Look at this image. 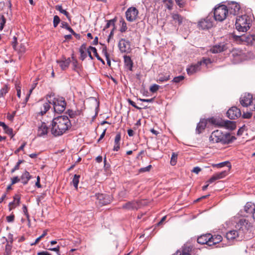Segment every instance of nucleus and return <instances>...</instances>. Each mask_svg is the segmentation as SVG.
<instances>
[{"label": "nucleus", "instance_id": "nucleus-30", "mask_svg": "<svg viewBox=\"0 0 255 255\" xmlns=\"http://www.w3.org/2000/svg\"><path fill=\"white\" fill-rule=\"evenodd\" d=\"M0 127H2L4 132L7 134L13 136L12 132L13 130L11 128H9L5 124L2 122H0Z\"/></svg>", "mask_w": 255, "mask_h": 255}, {"label": "nucleus", "instance_id": "nucleus-64", "mask_svg": "<svg viewBox=\"0 0 255 255\" xmlns=\"http://www.w3.org/2000/svg\"><path fill=\"white\" fill-rule=\"evenodd\" d=\"M19 52H20V53H24L25 52V50H26V48L24 46V44H20V46H19Z\"/></svg>", "mask_w": 255, "mask_h": 255}, {"label": "nucleus", "instance_id": "nucleus-47", "mask_svg": "<svg viewBox=\"0 0 255 255\" xmlns=\"http://www.w3.org/2000/svg\"><path fill=\"white\" fill-rule=\"evenodd\" d=\"M47 230H44L43 231V234L40 237H39L35 240L34 243L32 245H35V244H37L42 238L44 237L47 235Z\"/></svg>", "mask_w": 255, "mask_h": 255}, {"label": "nucleus", "instance_id": "nucleus-21", "mask_svg": "<svg viewBox=\"0 0 255 255\" xmlns=\"http://www.w3.org/2000/svg\"><path fill=\"white\" fill-rule=\"evenodd\" d=\"M48 132V127L45 123H42L40 126L38 127L37 130V135L42 136L47 134Z\"/></svg>", "mask_w": 255, "mask_h": 255}, {"label": "nucleus", "instance_id": "nucleus-13", "mask_svg": "<svg viewBox=\"0 0 255 255\" xmlns=\"http://www.w3.org/2000/svg\"><path fill=\"white\" fill-rule=\"evenodd\" d=\"M240 232L238 230H233L228 232L226 234V238L229 241H233L235 239L241 240L244 238L240 236Z\"/></svg>", "mask_w": 255, "mask_h": 255}, {"label": "nucleus", "instance_id": "nucleus-34", "mask_svg": "<svg viewBox=\"0 0 255 255\" xmlns=\"http://www.w3.org/2000/svg\"><path fill=\"white\" fill-rule=\"evenodd\" d=\"M82 112L81 111H73L72 110H68V114L71 118H74L77 116H79L81 114Z\"/></svg>", "mask_w": 255, "mask_h": 255}, {"label": "nucleus", "instance_id": "nucleus-45", "mask_svg": "<svg viewBox=\"0 0 255 255\" xmlns=\"http://www.w3.org/2000/svg\"><path fill=\"white\" fill-rule=\"evenodd\" d=\"M227 164L229 165H228V166L229 167V170L230 169L231 167V164H230L229 162H221V163L215 164L214 166L217 167H218V168H221V167H223V166H225L226 165H227Z\"/></svg>", "mask_w": 255, "mask_h": 255}, {"label": "nucleus", "instance_id": "nucleus-15", "mask_svg": "<svg viewBox=\"0 0 255 255\" xmlns=\"http://www.w3.org/2000/svg\"><path fill=\"white\" fill-rule=\"evenodd\" d=\"M241 7L240 4L235 1H232L229 4V13L233 15H237L239 13Z\"/></svg>", "mask_w": 255, "mask_h": 255}, {"label": "nucleus", "instance_id": "nucleus-35", "mask_svg": "<svg viewBox=\"0 0 255 255\" xmlns=\"http://www.w3.org/2000/svg\"><path fill=\"white\" fill-rule=\"evenodd\" d=\"M9 87L7 85H4L0 90V98L3 97L9 91Z\"/></svg>", "mask_w": 255, "mask_h": 255}, {"label": "nucleus", "instance_id": "nucleus-56", "mask_svg": "<svg viewBox=\"0 0 255 255\" xmlns=\"http://www.w3.org/2000/svg\"><path fill=\"white\" fill-rule=\"evenodd\" d=\"M128 103L130 105H131L132 106H133V107H134L135 108H136V109H138V110H140L141 109V108L138 107L136 105L135 102H134L133 101H132L131 100L128 99Z\"/></svg>", "mask_w": 255, "mask_h": 255}, {"label": "nucleus", "instance_id": "nucleus-6", "mask_svg": "<svg viewBox=\"0 0 255 255\" xmlns=\"http://www.w3.org/2000/svg\"><path fill=\"white\" fill-rule=\"evenodd\" d=\"M229 14V10L225 5H220L215 7L214 9V17L216 21H223Z\"/></svg>", "mask_w": 255, "mask_h": 255}, {"label": "nucleus", "instance_id": "nucleus-16", "mask_svg": "<svg viewBox=\"0 0 255 255\" xmlns=\"http://www.w3.org/2000/svg\"><path fill=\"white\" fill-rule=\"evenodd\" d=\"M228 48L227 44L224 43H220L213 46L210 49L213 53H218L224 51Z\"/></svg>", "mask_w": 255, "mask_h": 255}, {"label": "nucleus", "instance_id": "nucleus-41", "mask_svg": "<svg viewBox=\"0 0 255 255\" xmlns=\"http://www.w3.org/2000/svg\"><path fill=\"white\" fill-rule=\"evenodd\" d=\"M61 24V27L62 28L66 29L71 33L74 32L73 29L68 25V24L67 22H63Z\"/></svg>", "mask_w": 255, "mask_h": 255}, {"label": "nucleus", "instance_id": "nucleus-26", "mask_svg": "<svg viewBox=\"0 0 255 255\" xmlns=\"http://www.w3.org/2000/svg\"><path fill=\"white\" fill-rule=\"evenodd\" d=\"M124 63L125 66L130 71L132 70L133 62L129 56L125 55L124 56Z\"/></svg>", "mask_w": 255, "mask_h": 255}, {"label": "nucleus", "instance_id": "nucleus-58", "mask_svg": "<svg viewBox=\"0 0 255 255\" xmlns=\"http://www.w3.org/2000/svg\"><path fill=\"white\" fill-rule=\"evenodd\" d=\"M151 167H152V166L151 165H149L148 166H147L145 167H143V168H140L139 171H140V172H141L149 171L150 170Z\"/></svg>", "mask_w": 255, "mask_h": 255}, {"label": "nucleus", "instance_id": "nucleus-29", "mask_svg": "<svg viewBox=\"0 0 255 255\" xmlns=\"http://www.w3.org/2000/svg\"><path fill=\"white\" fill-rule=\"evenodd\" d=\"M223 239L221 235H217L213 236L211 238V246L215 244H217L222 241Z\"/></svg>", "mask_w": 255, "mask_h": 255}, {"label": "nucleus", "instance_id": "nucleus-46", "mask_svg": "<svg viewBox=\"0 0 255 255\" xmlns=\"http://www.w3.org/2000/svg\"><path fill=\"white\" fill-rule=\"evenodd\" d=\"M60 22V19L58 15H55L53 18V26L56 27Z\"/></svg>", "mask_w": 255, "mask_h": 255}, {"label": "nucleus", "instance_id": "nucleus-1", "mask_svg": "<svg viewBox=\"0 0 255 255\" xmlns=\"http://www.w3.org/2000/svg\"><path fill=\"white\" fill-rule=\"evenodd\" d=\"M71 126L67 116H59L52 121L51 133L55 136L61 135L71 128Z\"/></svg>", "mask_w": 255, "mask_h": 255}, {"label": "nucleus", "instance_id": "nucleus-60", "mask_svg": "<svg viewBox=\"0 0 255 255\" xmlns=\"http://www.w3.org/2000/svg\"><path fill=\"white\" fill-rule=\"evenodd\" d=\"M6 219L7 222H12L14 219V215L13 214H11L10 216H7L6 217Z\"/></svg>", "mask_w": 255, "mask_h": 255}, {"label": "nucleus", "instance_id": "nucleus-50", "mask_svg": "<svg viewBox=\"0 0 255 255\" xmlns=\"http://www.w3.org/2000/svg\"><path fill=\"white\" fill-rule=\"evenodd\" d=\"M79 52L80 53V59L82 61H84L86 59V58L87 57V51H79Z\"/></svg>", "mask_w": 255, "mask_h": 255}, {"label": "nucleus", "instance_id": "nucleus-37", "mask_svg": "<svg viewBox=\"0 0 255 255\" xmlns=\"http://www.w3.org/2000/svg\"><path fill=\"white\" fill-rule=\"evenodd\" d=\"M178 154L175 152H173L172 153L171 159H170V164L171 165L174 166L177 163Z\"/></svg>", "mask_w": 255, "mask_h": 255}, {"label": "nucleus", "instance_id": "nucleus-8", "mask_svg": "<svg viewBox=\"0 0 255 255\" xmlns=\"http://www.w3.org/2000/svg\"><path fill=\"white\" fill-rule=\"evenodd\" d=\"M138 14V11L136 7H130L126 12V18L128 21H134L136 19Z\"/></svg>", "mask_w": 255, "mask_h": 255}, {"label": "nucleus", "instance_id": "nucleus-25", "mask_svg": "<svg viewBox=\"0 0 255 255\" xmlns=\"http://www.w3.org/2000/svg\"><path fill=\"white\" fill-rule=\"evenodd\" d=\"M31 177L32 176L30 175L29 173L27 171H25L20 176V179L23 185H26Z\"/></svg>", "mask_w": 255, "mask_h": 255}, {"label": "nucleus", "instance_id": "nucleus-20", "mask_svg": "<svg viewBox=\"0 0 255 255\" xmlns=\"http://www.w3.org/2000/svg\"><path fill=\"white\" fill-rule=\"evenodd\" d=\"M207 124V120L205 119L201 120L199 123L197 124L196 131L197 133L200 134L202 133L205 129Z\"/></svg>", "mask_w": 255, "mask_h": 255}, {"label": "nucleus", "instance_id": "nucleus-48", "mask_svg": "<svg viewBox=\"0 0 255 255\" xmlns=\"http://www.w3.org/2000/svg\"><path fill=\"white\" fill-rule=\"evenodd\" d=\"M184 79V77L183 76H179L177 77H175L172 80V82L175 83H179L180 81H182Z\"/></svg>", "mask_w": 255, "mask_h": 255}, {"label": "nucleus", "instance_id": "nucleus-55", "mask_svg": "<svg viewBox=\"0 0 255 255\" xmlns=\"http://www.w3.org/2000/svg\"><path fill=\"white\" fill-rule=\"evenodd\" d=\"M183 0H175L176 4L181 8H182L185 6V3Z\"/></svg>", "mask_w": 255, "mask_h": 255}, {"label": "nucleus", "instance_id": "nucleus-53", "mask_svg": "<svg viewBox=\"0 0 255 255\" xmlns=\"http://www.w3.org/2000/svg\"><path fill=\"white\" fill-rule=\"evenodd\" d=\"M112 25H113L114 27H115V20L114 19L108 20L105 27V28H108Z\"/></svg>", "mask_w": 255, "mask_h": 255}, {"label": "nucleus", "instance_id": "nucleus-2", "mask_svg": "<svg viewBox=\"0 0 255 255\" xmlns=\"http://www.w3.org/2000/svg\"><path fill=\"white\" fill-rule=\"evenodd\" d=\"M235 137L230 133H223L221 130H216L213 131L209 137V140L213 143H221L227 144L233 140Z\"/></svg>", "mask_w": 255, "mask_h": 255}, {"label": "nucleus", "instance_id": "nucleus-9", "mask_svg": "<svg viewBox=\"0 0 255 255\" xmlns=\"http://www.w3.org/2000/svg\"><path fill=\"white\" fill-rule=\"evenodd\" d=\"M118 47L122 53H129L131 50L130 42L124 38L119 41Z\"/></svg>", "mask_w": 255, "mask_h": 255}, {"label": "nucleus", "instance_id": "nucleus-38", "mask_svg": "<svg viewBox=\"0 0 255 255\" xmlns=\"http://www.w3.org/2000/svg\"><path fill=\"white\" fill-rule=\"evenodd\" d=\"M56 10H58L61 13L64 14L67 18H69V13L66 10L62 8V6L61 5H57L55 6Z\"/></svg>", "mask_w": 255, "mask_h": 255}, {"label": "nucleus", "instance_id": "nucleus-59", "mask_svg": "<svg viewBox=\"0 0 255 255\" xmlns=\"http://www.w3.org/2000/svg\"><path fill=\"white\" fill-rule=\"evenodd\" d=\"M252 116V113L251 112L244 113L243 118L244 119H250Z\"/></svg>", "mask_w": 255, "mask_h": 255}, {"label": "nucleus", "instance_id": "nucleus-44", "mask_svg": "<svg viewBox=\"0 0 255 255\" xmlns=\"http://www.w3.org/2000/svg\"><path fill=\"white\" fill-rule=\"evenodd\" d=\"M198 62L201 63V65L202 64H205L206 66H207L209 64H210L211 63V61L210 58H203V59Z\"/></svg>", "mask_w": 255, "mask_h": 255}, {"label": "nucleus", "instance_id": "nucleus-49", "mask_svg": "<svg viewBox=\"0 0 255 255\" xmlns=\"http://www.w3.org/2000/svg\"><path fill=\"white\" fill-rule=\"evenodd\" d=\"M209 122L213 125H221L219 120L214 118H211L209 119Z\"/></svg>", "mask_w": 255, "mask_h": 255}, {"label": "nucleus", "instance_id": "nucleus-22", "mask_svg": "<svg viewBox=\"0 0 255 255\" xmlns=\"http://www.w3.org/2000/svg\"><path fill=\"white\" fill-rule=\"evenodd\" d=\"M138 208V205L137 202L135 201L128 202L123 205V208L128 210H137Z\"/></svg>", "mask_w": 255, "mask_h": 255}, {"label": "nucleus", "instance_id": "nucleus-33", "mask_svg": "<svg viewBox=\"0 0 255 255\" xmlns=\"http://www.w3.org/2000/svg\"><path fill=\"white\" fill-rule=\"evenodd\" d=\"M71 62H72L73 70L76 72H78V70L80 68V66L77 60L74 56V54H72L71 57Z\"/></svg>", "mask_w": 255, "mask_h": 255}, {"label": "nucleus", "instance_id": "nucleus-57", "mask_svg": "<svg viewBox=\"0 0 255 255\" xmlns=\"http://www.w3.org/2000/svg\"><path fill=\"white\" fill-rule=\"evenodd\" d=\"M15 114L16 111H13L11 114H8L7 115V119L10 121H13Z\"/></svg>", "mask_w": 255, "mask_h": 255}, {"label": "nucleus", "instance_id": "nucleus-24", "mask_svg": "<svg viewBox=\"0 0 255 255\" xmlns=\"http://www.w3.org/2000/svg\"><path fill=\"white\" fill-rule=\"evenodd\" d=\"M121 139V135L120 132L117 133L114 140V146L113 148L114 151H118L120 148V141Z\"/></svg>", "mask_w": 255, "mask_h": 255}, {"label": "nucleus", "instance_id": "nucleus-10", "mask_svg": "<svg viewBox=\"0 0 255 255\" xmlns=\"http://www.w3.org/2000/svg\"><path fill=\"white\" fill-rule=\"evenodd\" d=\"M198 27L202 29H207L213 26V20L211 17H207L200 20L198 24Z\"/></svg>", "mask_w": 255, "mask_h": 255}, {"label": "nucleus", "instance_id": "nucleus-63", "mask_svg": "<svg viewBox=\"0 0 255 255\" xmlns=\"http://www.w3.org/2000/svg\"><path fill=\"white\" fill-rule=\"evenodd\" d=\"M20 178H19L17 176L13 177L11 179V185H13V184H14L17 183L18 182H19L20 181Z\"/></svg>", "mask_w": 255, "mask_h": 255}, {"label": "nucleus", "instance_id": "nucleus-18", "mask_svg": "<svg viewBox=\"0 0 255 255\" xmlns=\"http://www.w3.org/2000/svg\"><path fill=\"white\" fill-rule=\"evenodd\" d=\"M13 200L12 202H10L8 204L9 210L11 211L14 209L16 207L18 206L20 204V195L15 194L13 197Z\"/></svg>", "mask_w": 255, "mask_h": 255}, {"label": "nucleus", "instance_id": "nucleus-31", "mask_svg": "<svg viewBox=\"0 0 255 255\" xmlns=\"http://www.w3.org/2000/svg\"><path fill=\"white\" fill-rule=\"evenodd\" d=\"M171 16L175 22H177L179 25L182 23L183 17L181 15L176 13H172Z\"/></svg>", "mask_w": 255, "mask_h": 255}, {"label": "nucleus", "instance_id": "nucleus-17", "mask_svg": "<svg viewBox=\"0 0 255 255\" xmlns=\"http://www.w3.org/2000/svg\"><path fill=\"white\" fill-rule=\"evenodd\" d=\"M56 62L62 70H66L69 67L71 60L70 58H66L65 57H63L61 60H58Z\"/></svg>", "mask_w": 255, "mask_h": 255}, {"label": "nucleus", "instance_id": "nucleus-36", "mask_svg": "<svg viewBox=\"0 0 255 255\" xmlns=\"http://www.w3.org/2000/svg\"><path fill=\"white\" fill-rule=\"evenodd\" d=\"M80 177V176L79 175L75 174L73 180H72V183L73 184V186L75 187L76 189L78 188V185L79 182V178Z\"/></svg>", "mask_w": 255, "mask_h": 255}, {"label": "nucleus", "instance_id": "nucleus-5", "mask_svg": "<svg viewBox=\"0 0 255 255\" xmlns=\"http://www.w3.org/2000/svg\"><path fill=\"white\" fill-rule=\"evenodd\" d=\"M235 228L240 232L241 236L245 238V235L251 231L253 225L249 221L245 218H242L237 223Z\"/></svg>", "mask_w": 255, "mask_h": 255}, {"label": "nucleus", "instance_id": "nucleus-40", "mask_svg": "<svg viewBox=\"0 0 255 255\" xmlns=\"http://www.w3.org/2000/svg\"><path fill=\"white\" fill-rule=\"evenodd\" d=\"M120 23H121V26L120 30L121 32H124L127 29V23L124 19L120 20Z\"/></svg>", "mask_w": 255, "mask_h": 255}, {"label": "nucleus", "instance_id": "nucleus-43", "mask_svg": "<svg viewBox=\"0 0 255 255\" xmlns=\"http://www.w3.org/2000/svg\"><path fill=\"white\" fill-rule=\"evenodd\" d=\"M160 86L157 84H153L149 88V91L151 93H155L157 92L159 89Z\"/></svg>", "mask_w": 255, "mask_h": 255}, {"label": "nucleus", "instance_id": "nucleus-27", "mask_svg": "<svg viewBox=\"0 0 255 255\" xmlns=\"http://www.w3.org/2000/svg\"><path fill=\"white\" fill-rule=\"evenodd\" d=\"M242 40L245 41L248 44L253 45L255 44V35H249L242 38Z\"/></svg>", "mask_w": 255, "mask_h": 255}, {"label": "nucleus", "instance_id": "nucleus-7", "mask_svg": "<svg viewBox=\"0 0 255 255\" xmlns=\"http://www.w3.org/2000/svg\"><path fill=\"white\" fill-rule=\"evenodd\" d=\"M52 103L56 113H61L65 110L66 103L63 98H54Z\"/></svg>", "mask_w": 255, "mask_h": 255}, {"label": "nucleus", "instance_id": "nucleus-11", "mask_svg": "<svg viewBox=\"0 0 255 255\" xmlns=\"http://www.w3.org/2000/svg\"><path fill=\"white\" fill-rule=\"evenodd\" d=\"M241 116V110L236 107H231L227 112V116L231 120L238 119Z\"/></svg>", "mask_w": 255, "mask_h": 255}, {"label": "nucleus", "instance_id": "nucleus-14", "mask_svg": "<svg viewBox=\"0 0 255 255\" xmlns=\"http://www.w3.org/2000/svg\"><path fill=\"white\" fill-rule=\"evenodd\" d=\"M212 235L211 234H203L199 236L197 240L198 243L201 245L206 244L211 246V238Z\"/></svg>", "mask_w": 255, "mask_h": 255}, {"label": "nucleus", "instance_id": "nucleus-12", "mask_svg": "<svg viewBox=\"0 0 255 255\" xmlns=\"http://www.w3.org/2000/svg\"><path fill=\"white\" fill-rule=\"evenodd\" d=\"M253 96L251 94H245L240 98V103L243 107H248L252 105Z\"/></svg>", "mask_w": 255, "mask_h": 255}, {"label": "nucleus", "instance_id": "nucleus-51", "mask_svg": "<svg viewBox=\"0 0 255 255\" xmlns=\"http://www.w3.org/2000/svg\"><path fill=\"white\" fill-rule=\"evenodd\" d=\"M15 86V88H16V91H17V96L19 98H20V94H21V87L20 86L19 84L18 83H16Z\"/></svg>", "mask_w": 255, "mask_h": 255}, {"label": "nucleus", "instance_id": "nucleus-32", "mask_svg": "<svg viewBox=\"0 0 255 255\" xmlns=\"http://www.w3.org/2000/svg\"><path fill=\"white\" fill-rule=\"evenodd\" d=\"M255 204L252 202H247L244 206V211L247 213H251L252 214V211H253L254 207Z\"/></svg>", "mask_w": 255, "mask_h": 255}, {"label": "nucleus", "instance_id": "nucleus-23", "mask_svg": "<svg viewBox=\"0 0 255 255\" xmlns=\"http://www.w3.org/2000/svg\"><path fill=\"white\" fill-rule=\"evenodd\" d=\"M201 63L197 62V64L190 66L187 69L188 74L192 75L200 70Z\"/></svg>", "mask_w": 255, "mask_h": 255}, {"label": "nucleus", "instance_id": "nucleus-39", "mask_svg": "<svg viewBox=\"0 0 255 255\" xmlns=\"http://www.w3.org/2000/svg\"><path fill=\"white\" fill-rule=\"evenodd\" d=\"M11 244L12 242L10 244L7 243L5 247V252L4 253V255H9L10 254L12 248Z\"/></svg>", "mask_w": 255, "mask_h": 255}, {"label": "nucleus", "instance_id": "nucleus-19", "mask_svg": "<svg viewBox=\"0 0 255 255\" xmlns=\"http://www.w3.org/2000/svg\"><path fill=\"white\" fill-rule=\"evenodd\" d=\"M192 247L191 246H184L181 250L177 251L174 254L172 255H191L190 253L192 251Z\"/></svg>", "mask_w": 255, "mask_h": 255}, {"label": "nucleus", "instance_id": "nucleus-52", "mask_svg": "<svg viewBox=\"0 0 255 255\" xmlns=\"http://www.w3.org/2000/svg\"><path fill=\"white\" fill-rule=\"evenodd\" d=\"M89 48L91 49V50L93 52L94 55L97 59L100 57L97 52V49L95 47L90 46H89Z\"/></svg>", "mask_w": 255, "mask_h": 255}, {"label": "nucleus", "instance_id": "nucleus-62", "mask_svg": "<svg viewBox=\"0 0 255 255\" xmlns=\"http://www.w3.org/2000/svg\"><path fill=\"white\" fill-rule=\"evenodd\" d=\"M88 48H87V45L86 43H83L82 44V45L80 46L79 48V51H87V52Z\"/></svg>", "mask_w": 255, "mask_h": 255}, {"label": "nucleus", "instance_id": "nucleus-28", "mask_svg": "<svg viewBox=\"0 0 255 255\" xmlns=\"http://www.w3.org/2000/svg\"><path fill=\"white\" fill-rule=\"evenodd\" d=\"M170 79V73H166L164 75L162 73H160L158 75V78L157 79L156 81L158 82H163L165 81H168Z\"/></svg>", "mask_w": 255, "mask_h": 255}, {"label": "nucleus", "instance_id": "nucleus-42", "mask_svg": "<svg viewBox=\"0 0 255 255\" xmlns=\"http://www.w3.org/2000/svg\"><path fill=\"white\" fill-rule=\"evenodd\" d=\"M6 22V19L3 15H0V30H2Z\"/></svg>", "mask_w": 255, "mask_h": 255}, {"label": "nucleus", "instance_id": "nucleus-61", "mask_svg": "<svg viewBox=\"0 0 255 255\" xmlns=\"http://www.w3.org/2000/svg\"><path fill=\"white\" fill-rule=\"evenodd\" d=\"M121 197L125 198L127 195V192L126 190H122L119 194Z\"/></svg>", "mask_w": 255, "mask_h": 255}, {"label": "nucleus", "instance_id": "nucleus-3", "mask_svg": "<svg viewBox=\"0 0 255 255\" xmlns=\"http://www.w3.org/2000/svg\"><path fill=\"white\" fill-rule=\"evenodd\" d=\"M52 95H47L46 96V100L48 102L46 101H39L37 102L35 106V116L37 118L38 116H43L45 114L50 108V104L51 102L49 101V98H50Z\"/></svg>", "mask_w": 255, "mask_h": 255}, {"label": "nucleus", "instance_id": "nucleus-54", "mask_svg": "<svg viewBox=\"0 0 255 255\" xmlns=\"http://www.w3.org/2000/svg\"><path fill=\"white\" fill-rule=\"evenodd\" d=\"M165 3H166V7L168 9L171 10L172 9V7H173V0H167Z\"/></svg>", "mask_w": 255, "mask_h": 255}, {"label": "nucleus", "instance_id": "nucleus-4", "mask_svg": "<svg viewBox=\"0 0 255 255\" xmlns=\"http://www.w3.org/2000/svg\"><path fill=\"white\" fill-rule=\"evenodd\" d=\"M251 19L247 15H243L237 18L236 27L240 32H246L250 28Z\"/></svg>", "mask_w": 255, "mask_h": 255}]
</instances>
